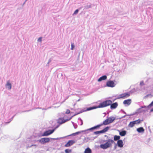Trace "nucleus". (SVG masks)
Here are the masks:
<instances>
[{
    "label": "nucleus",
    "instance_id": "1",
    "mask_svg": "<svg viewBox=\"0 0 153 153\" xmlns=\"http://www.w3.org/2000/svg\"><path fill=\"white\" fill-rule=\"evenodd\" d=\"M111 102L110 100L105 101L100 103L98 106H93L87 108L86 109L83 111H81L77 114H75L73 116H75L84 111L91 110L98 108H102L107 107L109 106V105L111 103Z\"/></svg>",
    "mask_w": 153,
    "mask_h": 153
},
{
    "label": "nucleus",
    "instance_id": "19",
    "mask_svg": "<svg viewBox=\"0 0 153 153\" xmlns=\"http://www.w3.org/2000/svg\"><path fill=\"white\" fill-rule=\"evenodd\" d=\"M108 119L109 123H112L115 119V117H110L108 118Z\"/></svg>",
    "mask_w": 153,
    "mask_h": 153
},
{
    "label": "nucleus",
    "instance_id": "21",
    "mask_svg": "<svg viewBox=\"0 0 153 153\" xmlns=\"http://www.w3.org/2000/svg\"><path fill=\"white\" fill-rule=\"evenodd\" d=\"M108 120V118L106 119L103 122V123L101 124L102 125H108L110 123Z\"/></svg>",
    "mask_w": 153,
    "mask_h": 153
},
{
    "label": "nucleus",
    "instance_id": "48",
    "mask_svg": "<svg viewBox=\"0 0 153 153\" xmlns=\"http://www.w3.org/2000/svg\"><path fill=\"white\" fill-rule=\"evenodd\" d=\"M89 7H91V6H89Z\"/></svg>",
    "mask_w": 153,
    "mask_h": 153
},
{
    "label": "nucleus",
    "instance_id": "3",
    "mask_svg": "<svg viewBox=\"0 0 153 153\" xmlns=\"http://www.w3.org/2000/svg\"><path fill=\"white\" fill-rule=\"evenodd\" d=\"M142 121L141 120L138 119V120L131 122L129 123L128 126L129 127H133L135 124H139Z\"/></svg>",
    "mask_w": 153,
    "mask_h": 153
},
{
    "label": "nucleus",
    "instance_id": "13",
    "mask_svg": "<svg viewBox=\"0 0 153 153\" xmlns=\"http://www.w3.org/2000/svg\"><path fill=\"white\" fill-rule=\"evenodd\" d=\"M130 96V94L128 93H124L122 94L119 96V97L117 99H120V98H124L125 97H128Z\"/></svg>",
    "mask_w": 153,
    "mask_h": 153
},
{
    "label": "nucleus",
    "instance_id": "45",
    "mask_svg": "<svg viewBox=\"0 0 153 153\" xmlns=\"http://www.w3.org/2000/svg\"><path fill=\"white\" fill-rule=\"evenodd\" d=\"M31 111L30 110H29L27 111Z\"/></svg>",
    "mask_w": 153,
    "mask_h": 153
},
{
    "label": "nucleus",
    "instance_id": "4",
    "mask_svg": "<svg viewBox=\"0 0 153 153\" xmlns=\"http://www.w3.org/2000/svg\"><path fill=\"white\" fill-rule=\"evenodd\" d=\"M50 140V139L49 138L44 137L42 138L37 141L41 143L44 144L49 142Z\"/></svg>",
    "mask_w": 153,
    "mask_h": 153
},
{
    "label": "nucleus",
    "instance_id": "29",
    "mask_svg": "<svg viewBox=\"0 0 153 153\" xmlns=\"http://www.w3.org/2000/svg\"><path fill=\"white\" fill-rule=\"evenodd\" d=\"M37 41L38 42H41L42 41V37H39L37 40Z\"/></svg>",
    "mask_w": 153,
    "mask_h": 153
},
{
    "label": "nucleus",
    "instance_id": "10",
    "mask_svg": "<svg viewBox=\"0 0 153 153\" xmlns=\"http://www.w3.org/2000/svg\"><path fill=\"white\" fill-rule=\"evenodd\" d=\"M146 106H143L141 107V108L138 109L136 112L137 113H141L142 112L145 111L146 110V109H143V108H146Z\"/></svg>",
    "mask_w": 153,
    "mask_h": 153
},
{
    "label": "nucleus",
    "instance_id": "36",
    "mask_svg": "<svg viewBox=\"0 0 153 153\" xmlns=\"http://www.w3.org/2000/svg\"><path fill=\"white\" fill-rule=\"evenodd\" d=\"M116 149V144L115 146L114 147V149Z\"/></svg>",
    "mask_w": 153,
    "mask_h": 153
},
{
    "label": "nucleus",
    "instance_id": "35",
    "mask_svg": "<svg viewBox=\"0 0 153 153\" xmlns=\"http://www.w3.org/2000/svg\"><path fill=\"white\" fill-rule=\"evenodd\" d=\"M15 115H14V116H13L12 117V118H11V120H10V121H11L13 119V118L15 116Z\"/></svg>",
    "mask_w": 153,
    "mask_h": 153
},
{
    "label": "nucleus",
    "instance_id": "31",
    "mask_svg": "<svg viewBox=\"0 0 153 153\" xmlns=\"http://www.w3.org/2000/svg\"><path fill=\"white\" fill-rule=\"evenodd\" d=\"M32 146H35V147L36 148V147L37 145H36V144H33V145H31L29 147H27V148L28 147L30 148L31 147H32Z\"/></svg>",
    "mask_w": 153,
    "mask_h": 153
},
{
    "label": "nucleus",
    "instance_id": "22",
    "mask_svg": "<svg viewBox=\"0 0 153 153\" xmlns=\"http://www.w3.org/2000/svg\"><path fill=\"white\" fill-rule=\"evenodd\" d=\"M92 153L91 150L89 147H88L86 149H85V151H84V153Z\"/></svg>",
    "mask_w": 153,
    "mask_h": 153
},
{
    "label": "nucleus",
    "instance_id": "8",
    "mask_svg": "<svg viewBox=\"0 0 153 153\" xmlns=\"http://www.w3.org/2000/svg\"><path fill=\"white\" fill-rule=\"evenodd\" d=\"M115 85V84L114 82L112 81H109L106 83V86L108 87H114Z\"/></svg>",
    "mask_w": 153,
    "mask_h": 153
},
{
    "label": "nucleus",
    "instance_id": "43",
    "mask_svg": "<svg viewBox=\"0 0 153 153\" xmlns=\"http://www.w3.org/2000/svg\"><path fill=\"white\" fill-rule=\"evenodd\" d=\"M36 108H36H40V109H41V108Z\"/></svg>",
    "mask_w": 153,
    "mask_h": 153
},
{
    "label": "nucleus",
    "instance_id": "11",
    "mask_svg": "<svg viewBox=\"0 0 153 153\" xmlns=\"http://www.w3.org/2000/svg\"><path fill=\"white\" fill-rule=\"evenodd\" d=\"M6 88L8 90H10L12 88V85L10 80H7V81L6 84L5 85Z\"/></svg>",
    "mask_w": 153,
    "mask_h": 153
},
{
    "label": "nucleus",
    "instance_id": "6",
    "mask_svg": "<svg viewBox=\"0 0 153 153\" xmlns=\"http://www.w3.org/2000/svg\"><path fill=\"white\" fill-rule=\"evenodd\" d=\"M55 128L51 130H48V131H47L45 132H44L43 134L42 135V136H48L52 133H53L54 131L55 130Z\"/></svg>",
    "mask_w": 153,
    "mask_h": 153
},
{
    "label": "nucleus",
    "instance_id": "33",
    "mask_svg": "<svg viewBox=\"0 0 153 153\" xmlns=\"http://www.w3.org/2000/svg\"><path fill=\"white\" fill-rule=\"evenodd\" d=\"M140 84L141 85H144V82L143 81H142L140 82Z\"/></svg>",
    "mask_w": 153,
    "mask_h": 153
},
{
    "label": "nucleus",
    "instance_id": "49",
    "mask_svg": "<svg viewBox=\"0 0 153 153\" xmlns=\"http://www.w3.org/2000/svg\"><path fill=\"white\" fill-rule=\"evenodd\" d=\"M27 0H25V1H26Z\"/></svg>",
    "mask_w": 153,
    "mask_h": 153
},
{
    "label": "nucleus",
    "instance_id": "44",
    "mask_svg": "<svg viewBox=\"0 0 153 153\" xmlns=\"http://www.w3.org/2000/svg\"><path fill=\"white\" fill-rule=\"evenodd\" d=\"M42 109V110H46V109L43 108Z\"/></svg>",
    "mask_w": 153,
    "mask_h": 153
},
{
    "label": "nucleus",
    "instance_id": "5",
    "mask_svg": "<svg viewBox=\"0 0 153 153\" xmlns=\"http://www.w3.org/2000/svg\"><path fill=\"white\" fill-rule=\"evenodd\" d=\"M109 127L108 126L106 127L102 130L94 131V134H100L103 133L108 131L109 129Z\"/></svg>",
    "mask_w": 153,
    "mask_h": 153
},
{
    "label": "nucleus",
    "instance_id": "34",
    "mask_svg": "<svg viewBox=\"0 0 153 153\" xmlns=\"http://www.w3.org/2000/svg\"><path fill=\"white\" fill-rule=\"evenodd\" d=\"M153 105V101L149 105V106H152Z\"/></svg>",
    "mask_w": 153,
    "mask_h": 153
},
{
    "label": "nucleus",
    "instance_id": "37",
    "mask_svg": "<svg viewBox=\"0 0 153 153\" xmlns=\"http://www.w3.org/2000/svg\"><path fill=\"white\" fill-rule=\"evenodd\" d=\"M150 111L151 112H152L153 111V108H152V109H151V110H150Z\"/></svg>",
    "mask_w": 153,
    "mask_h": 153
},
{
    "label": "nucleus",
    "instance_id": "14",
    "mask_svg": "<svg viewBox=\"0 0 153 153\" xmlns=\"http://www.w3.org/2000/svg\"><path fill=\"white\" fill-rule=\"evenodd\" d=\"M117 144L118 147H122L123 146V142L122 140H119L117 142Z\"/></svg>",
    "mask_w": 153,
    "mask_h": 153
},
{
    "label": "nucleus",
    "instance_id": "12",
    "mask_svg": "<svg viewBox=\"0 0 153 153\" xmlns=\"http://www.w3.org/2000/svg\"><path fill=\"white\" fill-rule=\"evenodd\" d=\"M75 143V141L73 140H69L65 145V146L68 147L73 145Z\"/></svg>",
    "mask_w": 153,
    "mask_h": 153
},
{
    "label": "nucleus",
    "instance_id": "27",
    "mask_svg": "<svg viewBox=\"0 0 153 153\" xmlns=\"http://www.w3.org/2000/svg\"><path fill=\"white\" fill-rule=\"evenodd\" d=\"M84 139V140L86 142H87L90 140V138L88 137H85Z\"/></svg>",
    "mask_w": 153,
    "mask_h": 153
},
{
    "label": "nucleus",
    "instance_id": "16",
    "mask_svg": "<svg viewBox=\"0 0 153 153\" xmlns=\"http://www.w3.org/2000/svg\"><path fill=\"white\" fill-rule=\"evenodd\" d=\"M107 77L106 75H104L100 77L98 80V82H101L102 80H105L107 79Z\"/></svg>",
    "mask_w": 153,
    "mask_h": 153
},
{
    "label": "nucleus",
    "instance_id": "20",
    "mask_svg": "<svg viewBox=\"0 0 153 153\" xmlns=\"http://www.w3.org/2000/svg\"><path fill=\"white\" fill-rule=\"evenodd\" d=\"M137 130L139 133H143L144 131V129L142 127L137 128Z\"/></svg>",
    "mask_w": 153,
    "mask_h": 153
},
{
    "label": "nucleus",
    "instance_id": "42",
    "mask_svg": "<svg viewBox=\"0 0 153 153\" xmlns=\"http://www.w3.org/2000/svg\"><path fill=\"white\" fill-rule=\"evenodd\" d=\"M25 2H26V1H25V2L24 3H23V4H25Z\"/></svg>",
    "mask_w": 153,
    "mask_h": 153
},
{
    "label": "nucleus",
    "instance_id": "23",
    "mask_svg": "<svg viewBox=\"0 0 153 153\" xmlns=\"http://www.w3.org/2000/svg\"><path fill=\"white\" fill-rule=\"evenodd\" d=\"M86 131V130H85L82 131H78V132H76L75 133H73L71 134L70 135V136H74V135H77V134H79L81 132H85Z\"/></svg>",
    "mask_w": 153,
    "mask_h": 153
},
{
    "label": "nucleus",
    "instance_id": "18",
    "mask_svg": "<svg viewBox=\"0 0 153 153\" xmlns=\"http://www.w3.org/2000/svg\"><path fill=\"white\" fill-rule=\"evenodd\" d=\"M101 126H102V125H101V124L98 125H97V126H94V127H92V128H90L88 129L87 130H86V131H88V130H93V129H96L97 128L100 127Z\"/></svg>",
    "mask_w": 153,
    "mask_h": 153
},
{
    "label": "nucleus",
    "instance_id": "40",
    "mask_svg": "<svg viewBox=\"0 0 153 153\" xmlns=\"http://www.w3.org/2000/svg\"><path fill=\"white\" fill-rule=\"evenodd\" d=\"M80 99H79V100H77V102H79L80 101Z\"/></svg>",
    "mask_w": 153,
    "mask_h": 153
},
{
    "label": "nucleus",
    "instance_id": "24",
    "mask_svg": "<svg viewBox=\"0 0 153 153\" xmlns=\"http://www.w3.org/2000/svg\"><path fill=\"white\" fill-rule=\"evenodd\" d=\"M120 136L115 135L114 137V140L115 141L118 140L120 139Z\"/></svg>",
    "mask_w": 153,
    "mask_h": 153
},
{
    "label": "nucleus",
    "instance_id": "26",
    "mask_svg": "<svg viewBox=\"0 0 153 153\" xmlns=\"http://www.w3.org/2000/svg\"><path fill=\"white\" fill-rule=\"evenodd\" d=\"M79 11V10L77 9H76L74 12V13H73V15H76V14H77L78 12Z\"/></svg>",
    "mask_w": 153,
    "mask_h": 153
},
{
    "label": "nucleus",
    "instance_id": "41",
    "mask_svg": "<svg viewBox=\"0 0 153 153\" xmlns=\"http://www.w3.org/2000/svg\"><path fill=\"white\" fill-rule=\"evenodd\" d=\"M126 115L123 116V117H122V118H124V117H126Z\"/></svg>",
    "mask_w": 153,
    "mask_h": 153
},
{
    "label": "nucleus",
    "instance_id": "9",
    "mask_svg": "<svg viewBox=\"0 0 153 153\" xmlns=\"http://www.w3.org/2000/svg\"><path fill=\"white\" fill-rule=\"evenodd\" d=\"M110 100L111 102V103L109 105H110V108L111 109H113L116 108L118 106V103L117 102H115L114 103L112 104V101L110 100Z\"/></svg>",
    "mask_w": 153,
    "mask_h": 153
},
{
    "label": "nucleus",
    "instance_id": "2",
    "mask_svg": "<svg viewBox=\"0 0 153 153\" xmlns=\"http://www.w3.org/2000/svg\"><path fill=\"white\" fill-rule=\"evenodd\" d=\"M113 143H115L113 140L108 139L105 143L101 144L100 147L102 149H106L110 147Z\"/></svg>",
    "mask_w": 153,
    "mask_h": 153
},
{
    "label": "nucleus",
    "instance_id": "28",
    "mask_svg": "<svg viewBox=\"0 0 153 153\" xmlns=\"http://www.w3.org/2000/svg\"><path fill=\"white\" fill-rule=\"evenodd\" d=\"M71 50H73L74 47V43H71Z\"/></svg>",
    "mask_w": 153,
    "mask_h": 153
},
{
    "label": "nucleus",
    "instance_id": "30",
    "mask_svg": "<svg viewBox=\"0 0 153 153\" xmlns=\"http://www.w3.org/2000/svg\"><path fill=\"white\" fill-rule=\"evenodd\" d=\"M70 111L69 110V109H67L66 110V111L65 112L66 114H69L70 113Z\"/></svg>",
    "mask_w": 153,
    "mask_h": 153
},
{
    "label": "nucleus",
    "instance_id": "15",
    "mask_svg": "<svg viewBox=\"0 0 153 153\" xmlns=\"http://www.w3.org/2000/svg\"><path fill=\"white\" fill-rule=\"evenodd\" d=\"M131 102V99H128L125 100L123 102L124 104H127L128 105H130Z\"/></svg>",
    "mask_w": 153,
    "mask_h": 153
},
{
    "label": "nucleus",
    "instance_id": "25",
    "mask_svg": "<svg viewBox=\"0 0 153 153\" xmlns=\"http://www.w3.org/2000/svg\"><path fill=\"white\" fill-rule=\"evenodd\" d=\"M65 152L66 153H70L71 152V150L70 149H67L65 150Z\"/></svg>",
    "mask_w": 153,
    "mask_h": 153
},
{
    "label": "nucleus",
    "instance_id": "50",
    "mask_svg": "<svg viewBox=\"0 0 153 153\" xmlns=\"http://www.w3.org/2000/svg\"><path fill=\"white\" fill-rule=\"evenodd\" d=\"M53 139H54V138H53Z\"/></svg>",
    "mask_w": 153,
    "mask_h": 153
},
{
    "label": "nucleus",
    "instance_id": "17",
    "mask_svg": "<svg viewBox=\"0 0 153 153\" xmlns=\"http://www.w3.org/2000/svg\"><path fill=\"white\" fill-rule=\"evenodd\" d=\"M118 131L119 132L120 135L121 136H124L126 134V131L125 130L123 131H120L119 130H118Z\"/></svg>",
    "mask_w": 153,
    "mask_h": 153
},
{
    "label": "nucleus",
    "instance_id": "47",
    "mask_svg": "<svg viewBox=\"0 0 153 153\" xmlns=\"http://www.w3.org/2000/svg\"><path fill=\"white\" fill-rule=\"evenodd\" d=\"M124 113L125 114H126V112L125 111H124Z\"/></svg>",
    "mask_w": 153,
    "mask_h": 153
},
{
    "label": "nucleus",
    "instance_id": "32",
    "mask_svg": "<svg viewBox=\"0 0 153 153\" xmlns=\"http://www.w3.org/2000/svg\"><path fill=\"white\" fill-rule=\"evenodd\" d=\"M51 60L50 59H49L48 62V63L47 64V65H49V63L51 62Z\"/></svg>",
    "mask_w": 153,
    "mask_h": 153
},
{
    "label": "nucleus",
    "instance_id": "46",
    "mask_svg": "<svg viewBox=\"0 0 153 153\" xmlns=\"http://www.w3.org/2000/svg\"><path fill=\"white\" fill-rule=\"evenodd\" d=\"M74 128H76V127H75V126H74Z\"/></svg>",
    "mask_w": 153,
    "mask_h": 153
},
{
    "label": "nucleus",
    "instance_id": "38",
    "mask_svg": "<svg viewBox=\"0 0 153 153\" xmlns=\"http://www.w3.org/2000/svg\"><path fill=\"white\" fill-rule=\"evenodd\" d=\"M133 114H130V115H126L127 116H130L132 115Z\"/></svg>",
    "mask_w": 153,
    "mask_h": 153
},
{
    "label": "nucleus",
    "instance_id": "39",
    "mask_svg": "<svg viewBox=\"0 0 153 153\" xmlns=\"http://www.w3.org/2000/svg\"><path fill=\"white\" fill-rule=\"evenodd\" d=\"M81 122H82L81 124V125H82V124H83L82 121V120L81 119Z\"/></svg>",
    "mask_w": 153,
    "mask_h": 153
},
{
    "label": "nucleus",
    "instance_id": "7",
    "mask_svg": "<svg viewBox=\"0 0 153 153\" xmlns=\"http://www.w3.org/2000/svg\"><path fill=\"white\" fill-rule=\"evenodd\" d=\"M71 118H72V117H71L69 119H66L65 120H64L63 118H60L58 120L57 123H59L60 124H62V123H65V122L68 120H70L71 119Z\"/></svg>",
    "mask_w": 153,
    "mask_h": 153
}]
</instances>
